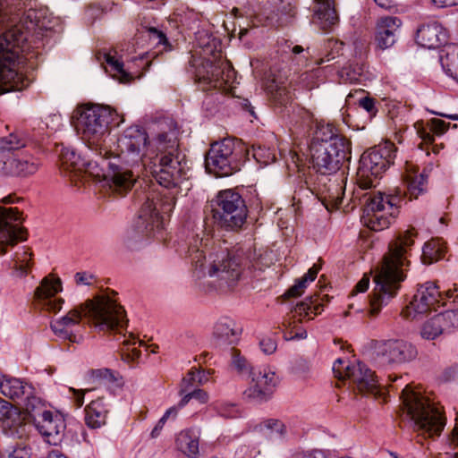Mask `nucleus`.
<instances>
[{"mask_svg": "<svg viewBox=\"0 0 458 458\" xmlns=\"http://www.w3.org/2000/svg\"><path fill=\"white\" fill-rule=\"evenodd\" d=\"M401 199L380 191L374 193V232L387 229L399 215Z\"/></svg>", "mask_w": 458, "mask_h": 458, "instance_id": "nucleus-18", "label": "nucleus"}, {"mask_svg": "<svg viewBox=\"0 0 458 458\" xmlns=\"http://www.w3.org/2000/svg\"><path fill=\"white\" fill-rule=\"evenodd\" d=\"M146 32L148 38L155 40L157 44H165L167 41L165 35L156 28H148Z\"/></svg>", "mask_w": 458, "mask_h": 458, "instance_id": "nucleus-56", "label": "nucleus"}, {"mask_svg": "<svg viewBox=\"0 0 458 458\" xmlns=\"http://www.w3.org/2000/svg\"><path fill=\"white\" fill-rule=\"evenodd\" d=\"M114 114V111L109 106L100 105H82L74 111V127L90 151L104 148Z\"/></svg>", "mask_w": 458, "mask_h": 458, "instance_id": "nucleus-6", "label": "nucleus"}, {"mask_svg": "<svg viewBox=\"0 0 458 458\" xmlns=\"http://www.w3.org/2000/svg\"><path fill=\"white\" fill-rule=\"evenodd\" d=\"M396 148L393 142L385 140L374 146V178L385 172L393 163Z\"/></svg>", "mask_w": 458, "mask_h": 458, "instance_id": "nucleus-27", "label": "nucleus"}, {"mask_svg": "<svg viewBox=\"0 0 458 458\" xmlns=\"http://www.w3.org/2000/svg\"><path fill=\"white\" fill-rule=\"evenodd\" d=\"M427 177L425 171L418 174V166L411 162H406L403 179L411 197L417 198L424 191Z\"/></svg>", "mask_w": 458, "mask_h": 458, "instance_id": "nucleus-31", "label": "nucleus"}, {"mask_svg": "<svg viewBox=\"0 0 458 458\" xmlns=\"http://www.w3.org/2000/svg\"><path fill=\"white\" fill-rule=\"evenodd\" d=\"M361 210L360 223L366 229L360 231V236L367 238L372 230V194L370 192L364 195V206Z\"/></svg>", "mask_w": 458, "mask_h": 458, "instance_id": "nucleus-41", "label": "nucleus"}, {"mask_svg": "<svg viewBox=\"0 0 458 458\" xmlns=\"http://www.w3.org/2000/svg\"><path fill=\"white\" fill-rule=\"evenodd\" d=\"M91 376L99 381L112 382L115 379L113 371L108 369H94L91 371Z\"/></svg>", "mask_w": 458, "mask_h": 458, "instance_id": "nucleus-48", "label": "nucleus"}, {"mask_svg": "<svg viewBox=\"0 0 458 458\" xmlns=\"http://www.w3.org/2000/svg\"><path fill=\"white\" fill-rule=\"evenodd\" d=\"M206 74L198 72L199 81L207 84L209 89H225L227 84L231 83L234 78V70L225 62L213 64L207 62Z\"/></svg>", "mask_w": 458, "mask_h": 458, "instance_id": "nucleus-20", "label": "nucleus"}, {"mask_svg": "<svg viewBox=\"0 0 458 458\" xmlns=\"http://www.w3.org/2000/svg\"><path fill=\"white\" fill-rule=\"evenodd\" d=\"M9 166V174L18 177H29L35 174L41 166L40 159L29 151L17 154L4 163Z\"/></svg>", "mask_w": 458, "mask_h": 458, "instance_id": "nucleus-22", "label": "nucleus"}, {"mask_svg": "<svg viewBox=\"0 0 458 458\" xmlns=\"http://www.w3.org/2000/svg\"><path fill=\"white\" fill-rule=\"evenodd\" d=\"M31 252L28 249H22L17 251L12 260V267L16 270L19 276H23L28 274L31 264Z\"/></svg>", "mask_w": 458, "mask_h": 458, "instance_id": "nucleus-42", "label": "nucleus"}, {"mask_svg": "<svg viewBox=\"0 0 458 458\" xmlns=\"http://www.w3.org/2000/svg\"><path fill=\"white\" fill-rule=\"evenodd\" d=\"M416 42L425 48H437L446 42V31L437 21L423 24L417 30Z\"/></svg>", "mask_w": 458, "mask_h": 458, "instance_id": "nucleus-23", "label": "nucleus"}, {"mask_svg": "<svg viewBox=\"0 0 458 458\" xmlns=\"http://www.w3.org/2000/svg\"><path fill=\"white\" fill-rule=\"evenodd\" d=\"M83 317L88 318L89 324L98 331H114L120 335L117 340L123 339L120 351L123 360L133 363L140 359L141 355L140 347L145 344L136 340L131 333L129 335H123V330L128 322L125 310L115 300L106 294L98 295L94 299L87 300L84 303L75 306L64 316L53 320L50 327L59 338L72 343H80L82 335L74 333L72 327L79 326Z\"/></svg>", "mask_w": 458, "mask_h": 458, "instance_id": "nucleus-4", "label": "nucleus"}, {"mask_svg": "<svg viewBox=\"0 0 458 458\" xmlns=\"http://www.w3.org/2000/svg\"><path fill=\"white\" fill-rule=\"evenodd\" d=\"M359 105L364 108L369 114L372 111V98L369 96L364 97L359 100ZM371 114H369V117Z\"/></svg>", "mask_w": 458, "mask_h": 458, "instance_id": "nucleus-64", "label": "nucleus"}, {"mask_svg": "<svg viewBox=\"0 0 458 458\" xmlns=\"http://www.w3.org/2000/svg\"><path fill=\"white\" fill-rule=\"evenodd\" d=\"M0 421L10 428L21 425L22 419L20 410L11 403L0 399Z\"/></svg>", "mask_w": 458, "mask_h": 458, "instance_id": "nucleus-36", "label": "nucleus"}, {"mask_svg": "<svg viewBox=\"0 0 458 458\" xmlns=\"http://www.w3.org/2000/svg\"><path fill=\"white\" fill-rule=\"evenodd\" d=\"M24 7L21 0H0V26L14 22ZM25 23V30L22 24H15L0 36V94L21 90L30 85L29 72L36 67L34 55L25 54L30 31L51 29L44 10L30 9Z\"/></svg>", "mask_w": 458, "mask_h": 458, "instance_id": "nucleus-2", "label": "nucleus"}, {"mask_svg": "<svg viewBox=\"0 0 458 458\" xmlns=\"http://www.w3.org/2000/svg\"><path fill=\"white\" fill-rule=\"evenodd\" d=\"M109 409L103 397H99L85 408V421L91 428H98L106 424Z\"/></svg>", "mask_w": 458, "mask_h": 458, "instance_id": "nucleus-29", "label": "nucleus"}, {"mask_svg": "<svg viewBox=\"0 0 458 458\" xmlns=\"http://www.w3.org/2000/svg\"><path fill=\"white\" fill-rule=\"evenodd\" d=\"M231 366L240 374H250L253 369L240 351L235 348L231 349Z\"/></svg>", "mask_w": 458, "mask_h": 458, "instance_id": "nucleus-44", "label": "nucleus"}, {"mask_svg": "<svg viewBox=\"0 0 458 458\" xmlns=\"http://www.w3.org/2000/svg\"><path fill=\"white\" fill-rule=\"evenodd\" d=\"M277 11L284 15L293 17L296 13V6L288 0H281L277 5Z\"/></svg>", "mask_w": 458, "mask_h": 458, "instance_id": "nucleus-51", "label": "nucleus"}, {"mask_svg": "<svg viewBox=\"0 0 458 458\" xmlns=\"http://www.w3.org/2000/svg\"><path fill=\"white\" fill-rule=\"evenodd\" d=\"M259 346L265 354H272L276 352L277 344L274 338L266 336L259 341Z\"/></svg>", "mask_w": 458, "mask_h": 458, "instance_id": "nucleus-49", "label": "nucleus"}, {"mask_svg": "<svg viewBox=\"0 0 458 458\" xmlns=\"http://www.w3.org/2000/svg\"><path fill=\"white\" fill-rule=\"evenodd\" d=\"M322 304L318 301V297L310 296L306 298L301 302L296 304L292 310V315L284 321L283 325L287 328H295L296 322H302L304 319H312L311 314L315 316L320 314L322 311Z\"/></svg>", "mask_w": 458, "mask_h": 458, "instance_id": "nucleus-24", "label": "nucleus"}, {"mask_svg": "<svg viewBox=\"0 0 458 458\" xmlns=\"http://www.w3.org/2000/svg\"><path fill=\"white\" fill-rule=\"evenodd\" d=\"M401 398L415 430L429 437L440 435L445 418L439 407L409 386L403 389Z\"/></svg>", "mask_w": 458, "mask_h": 458, "instance_id": "nucleus-7", "label": "nucleus"}, {"mask_svg": "<svg viewBox=\"0 0 458 458\" xmlns=\"http://www.w3.org/2000/svg\"><path fill=\"white\" fill-rule=\"evenodd\" d=\"M61 291L62 283L59 278L45 277L35 290L36 307L41 310L57 313L64 301L55 298V295Z\"/></svg>", "mask_w": 458, "mask_h": 458, "instance_id": "nucleus-19", "label": "nucleus"}, {"mask_svg": "<svg viewBox=\"0 0 458 458\" xmlns=\"http://www.w3.org/2000/svg\"><path fill=\"white\" fill-rule=\"evenodd\" d=\"M445 247L441 239H432L424 244L421 259L424 264H431L443 258Z\"/></svg>", "mask_w": 458, "mask_h": 458, "instance_id": "nucleus-37", "label": "nucleus"}, {"mask_svg": "<svg viewBox=\"0 0 458 458\" xmlns=\"http://www.w3.org/2000/svg\"><path fill=\"white\" fill-rule=\"evenodd\" d=\"M315 2L314 21L324 30L331 29L338 22L333 0H315Z\"/></svg>", "mask_w": 458, "mask_h": 458, "instance_id": "nucleus-28", "label": "nucleus"}, {"mask_svg": "<svg viewBox=\"0 0 458 458\" xmlns=\"http://www.w3.org/2000/svg\"><path fill=\"white\" fill-rule=\"evenodd\" d=\"M249 375L250 381L244 391L245 397L258 402L267 401L278 383L276 373L267 367H259L251 369Z\"/></svg>", "mask_w": 458, "mask_h": 458, "instance_id": "nucleus-17", "label": "nucleus"}, {"mask_svg": "<svg viewBox=\"0 0 458 458\" xmlns=\"http://www.w3.org/2000/svg\"><path fill=\"white\" fill-rule=\"evenodd\" d=\"M267 90L276 106H284L293 100L292 93L286 85L277 82L275 79L267 83Z\"/></svg>", "mask_w": 458, "mask_h": 458, "instance_id": "nucleus-35", "label": "nucleus"}, {"mask_svg": "<svg viewBox=\"0 0 458 458\" xmlns=\"http://www.w3.org/2000/svg\"><path fill=\"white\" fill-rule=\"evenodd\" d=\"M374 400L375 399H382V403H386L388 398V390L386 387L382 386L377 383L376 379V376L374 375Z\"/></svg>", "mask_w": 458, "mask_h": 458, "instance_id": "nucleus-52", "label": "nucleus"}, {"mask_svg": "<svg viewBox=\"0 0 458 458\" xmlns=\"http://www.w3.org/2000/svg\"><path fill=\"white\" fill-rule=\"evenodd\" d=\"M307 287V279H299L296 281V284L289 288V290L285 293V295L288 297H298L302 294L304 290Z\"/></svg>", "mask_w": 458, "mask_h": 458, "instance_id": "nucleus-50", "label": "nucleus"}, {"mask_svg": "<svg viewBox=\"0 0 458 458\" xmlns=\"http://www.w3.org/2000/svg\"><path fill=\"white\" fill-rule=\"evenodd\" d=\"M293 458H327L324 452L320 450H314L310 453L297 454Z\"/></svg>", "mask_w": 458, "mask_h": 458, "instance_id": "nucleus-61", "label": "nucleus"}, {"mask_svg": "<svg viewBox=\"0 0 458 458\" xmlns=\"http://www.w3.org/2000/svg\"><path fill=\"white\" fill-rule=\"evenodd\" d=\"M210 206L213 219L221 228L235 231L246 222L248 208L245 200L233 190L220 191L211 200Z\"/></svg>", "mask_w": 458, "mask_h": 458, "instance_id": "nucleus-10", "label": "nucleus"}, {"mask_svg": "<svg viewBox=\"0 0 458 458\" xmlns=\"http://www.w3.org/2000/svg\"><path fill=\"white\" fill-rule=\"evenodd\" d=\"M183 396L182 400L179 402L180 407H184L190 401L196 400L200 403H206L208 400V395L207 392L202 389H194L192 391H187L182 394Z\"/></svg>", "mask_w": 458, "mask_h": 458, "instance_id": "nucleus-45", "label": "nucleus"}, {"mask_svg": "<svg viewBox=\"0 0 458 458\" xmlns=\"http://www.w3.org/2000/svg\"><path fill=\"white\" fill-rule=\"evenodd\" d=\"M416 356V348L406 341L388 339L374 342V366L378 368L406 363Z\"/></svg>", "mask_w": 458, "mask_h": 458, "instance_id": "nucleus-13", "label": "nucleus"}, {"mask_svg": "<svg viewBox=\"0 0 458 458\" xmlns=\"http://www.w3.org/2000/svg\"><path fill=\"white\" fill-rule=\"evenodd\" d=\"M34 425L49 445H56L62 442L66 425L61 415L52 411L46 412Z\"/></svg>", "mask_w": 458, "mask_h": 458, "instance_id": "nucleus-21", "label": "nucleus"}, {"mask_svg": "<svg viewBox=\"0 0 458 458\" xmlns=\"http://www.w3.org/2000/svg\"><path fill=\"white\" fill-rule=\"evenodd\" d=\"M291 369L298 377L306 378L310 371V364L303 358H297L293 360Z\"/></svg>", "mask_w": 458, "mask_h": 458, "instance_id": "nucleus-46", "label": "nucleus"}, {"mask_svg": "<svg viewBox=\"0 0 458 458\" xmlns=\"http://www.w3.org/2000/svg\"><path fill=\"white\" fill-rule=\"evenodd\" d=\"M23 409L33 420V423L38 421V419L42 418L46 412L50 411L46 409L45 403L40 400V398L31 395V394H26Z\"/></svg>", "mask_w": 458, "mask_h": 458, "instance_id": "nucleus-38", "label": "nucleus"}, {"mask_svg": "<svg viewBox=\"0 0 458 458\" xmlns=\"http://www.w3.org/2000/svg\"><path fill=\"white\" fill-rule=\"evenodd\" d=\"M241 329L234 320L223 318L216 322L214 327L213 338L216 347L224 348L236 344L239 341Z\"/></svg>", "mask_w": 458, "mask_h": 458, "instance_id": "nucleus-25", "label": "nucleus"}, {"mask_svg": "<svg viewBox=\"0 0 458 458\" xmlns=\"http://www.w3.org/2000/svg\"><path fill=\"white\" fill-rule=\"evenodd\" d=\"M95 154L93 158L81 157L74 149L63 148L60 153L61 167L64 170H72L74 172H85L103 180L108 185V180L117 178V169L115 162L107 161L106 155L108 150L106 148H100L98 151H91Z\"/></svg>", "mask_w": 458, "mask_h": 458, "instance_id": "nucleus-9", "label": "nucleus"}, {"mask_svg": "<svg viewBox=\"0 0 458 458\" xmlns=\"http://www.w3.org/2000/svg\"><path fill=\"white\" fill-rule=\"evenodd\" d=\"M182 407L179 406V403L177 405H174L173 407H170L165 412V414L162 416L163 420H174L178 415V412H179V410L181 409Z\"/></svg>", "mask_w": 458, "mask_h": 458, "instance_id": "nucleus-63", "label": "nucleus"}, {"mask_svg": "<svg viewBox=\"0 0 458 458\" xmlns=\"http://www.w3.org/2000/svg\"><path fill=\"white\" fill-rule=\"evenodd\" d=\"M180 254L190 259L192 276L204 291L226 293L233 290L242 278L244 251L230 249L225 242L197 234L182 247Z\"/></svg>", "mask_w": 458, "mask_h": 458, "instance_id": "nucleus-3", "label": "nucleus"}, {"mask_svg": "<svg viewBox=\"0 0 458 458\" xmlns=\"http://www.w3.org/2000/svg\"><path fill=\"white\" fill-rule=\"evenodd\" d=\"M450 308L427 320L421 327V336L433 340L458 328V297L449 303Z\"/></svg>", "mask_w": 458, "mask_h": 458, "instance_id": "nucleus-16", "label": "nucleus"}, {"mask_svg": "<svg viewBox=\"0 0 458 458\" xmlns=\"http://www.w3.org/2000/svg\"><path fill=\"white\" fill-rule=\"evenodd\" d=\"M195 377H196V384L198 385H204L207 383L209 379V372H206L204 370H201L199 369H195Z\"/></svg>", "mask_w": 458, "mask_h": 458, "instance_id": "nucleus-62", "label": "nucleus"}, {"mask_svg": "<svg viewBox=\"0 0 458 458\" xmlns=\"http://www.w3.org/2000/svg\"><path fill=\"white\" fill-rule=\"evenodd\" d=\"M218 413L225 418H231L236 416L237 410L233 404L222 403L216 406Z\"/></svg>", "mask_w": 458, "mask_h": 458, "instance_id": "nucleus-54", "label": "nucleus"}, {"mask_svg": "<svg viewBox=\"0 0 458 458\" xmlns=\"http://www.w3.org/2000/svg\"><path fill=\"white\" fill-rule=\"evenodd\" d=\"M250 149L235 138H225L211 144L206 155L207 170L217 177L229 176L240 170L249 159Z\"/></svg>", "mask_w": 458, "mask_h": 458, "instance_id": "nucleus-8", "label": "nucleus"}, {"mask_svg": "<svg viewBox=\"0 0 458 458\" xmlns=\"http://www.w3.org/2000/svg\"><path fill=\"white\" fill-rule=\"evenodd\" d=\"M251 155L257 162L264 165H267L275 160V156L269 151V149H266L262 147H253L251 149Z\"/></svg>", "mask_w": 458, "mask_h": 458, "instance_id": "nucleus-47", "label": "nucleus"}, {"mask_svg": "<svg viewBox=\"0 0 458 458\" xmlns=\"http://www.w3.org/2000/svg\"><path fill=\"white\" fill-rule=\"evenodd\" d=\"M26 146V141L14 133L0 138V154L4 155L19 150Z\"/></svg>", "mask_w": 458, "mask_h": 458, "instance_id": "nucleus-43", "label": "nucleus"}, {"mask_svg": "<svg viewBox=\"0 0 458 458\" xmlns=\"http://www.w3.org/2000/svg\"><path fill=\"white\" fill-rule=\"evenodd\" d=\"M357 182L363 189H370L372 186V151L365 150L359 161L357 170Z\"/></svg>", "mask_w": 458, "mask_h": 458, "instance_id": "nucleus-34", "label": "nucleus"}, {"mask_svg": "<svg viewBox=\"0 0 458 458\" xmlns=\"http://www.w3.org/2000/svg\"><path fill=\"white\" fill-rule=\"evenodd\" d=\"M310 152L313 168L321 174H331L350 158V144L347 140H336L333 145L310 142Z\"/></svg>", "mask_w": 458, "mask_h": 458, "instance_id": "nucleus-11", "label": "nucleus"}, {"mask_svg": "<svg viewBox=\"0 0 458 458\" xmlns=\"http://www.w3.org/2000/svg\"><path fill=\"white\" fill-rule=\"evenodd\" d=\"M105 61L108 64L113 72V77L117 79L122 83H127L131 81L133 78L131 74L127 72L123 69V64L120 61V59L116 56V52L113 55L111 52L104 55Z\"/></svg>", "mask_w": 458, "mask_h": 458, "instance_id": "nucleus-39", "label": "nucleus"}, {"mask_svg": "<svg viewBox=\"0 0 458 458\" xmlns=\"http://www.w3.org/2000/svg\"><path fill=\"white\" fill-rule=\"evenodd\" d=\"M385 106L391 119H394L397 115L400 108H403L398 103L392 100L386 102Z\"/></svg>", "mask_w": 458, "mask_h": 458, "instance_id": "nucleus-60", "label": "nucleus"}, {"mask_svg": "<svg viewBox=\"0 0 458 458\" xmlns=\"http://www.w3.org/2000/svg\"><path fill=\"white\" fill-rule=\"evenodd\" d=\"M451 297L450 292L444 296L438 286L433 282L419 285L416 293L402 311V316L411 320H420L441 302L447 305L446 299Z\"/></svg>", "mask_w": 458, "mask_h": 458, "instance_id": "nucleus-12", "label": "nucleus"}, {"mask_svg": "<svg viewBox=\"0 0 458 458\" xmlns=\"http://www.w3.org/2000/svg\"><path fill=\"white\" fill-rule=\"evenodd\" d=\"M74 280L77 284L81 285H91L94 281V276L86 272H78L74 276Z\"/></svg>", "mask_w": 458, "mask_h": 458, "instance_id": "nucleus-55", "label": "nucleus"}, {"mask_svg": "<svg viewBox=\"0 0 458 458\" xmlns=\"http://www.w3.org/2000/svg\"><path fill=\"white\" fill-rule=\"evenodd\" d=\"M32 387L22 380L15 377H5L0 384V392L4 396L16 400L31 394Z\"/></svg>", "mask_w": 458, "mask_h": 458, "instance_id": "nucleus-33", "label": "nucleus"}, {"mask_svg": "<svg viewBox=\"0 0 458 458\" xmlns=\"http://www.w3.org/2000/svg\"><path fill=\"white\" fill-rule=\"evenodd\" d=\"M333 372L339 381L349 380L353 390L362 395L369 394L372 391V373L362 362L351 361L338 358L333 364Z\"/></svg>", "mask_w": 458, "mask_h": 458, "instance_id": "nucleus-14", "label": "nucleus"}, {"mask_svg": "<svg viewBox=\"0 0 458 458\" xmlns=\"http://www.w3.org/2000/svg\"><path fill=\"white\" fill-rule=\"evenodd\" d=\"M431 123H432V131L434 133L436 134H442L444 132H445L448 129V124H446L445 122H444L443 120H440V119H433L431 121Z\"/></svg>", "mask_w": 458, "mask_h": 458, "instance_id": "nucleus-59", "label": "nucleus"}, {"mask_svg": "<svg viewBox=\"0 0 458 458\" xmlns=\"http://www.w3.org/2000/svg\"><path fill=\"white\" fill-rule=\"evenodd\" d=\"M199 431L190 428L182 431L177 438L178 449L189 458H195L199 454Z\"/></svg>", "mask_w": 458, "mask_h": 458, "instance_id": "nucleus-32", "label": "nucleus"}, {"mask_svg": "<svg viewBox=\"0 0 458 458\" xmlns=\"http://www.w3.org/2000/svg\"><path fill=\"white\" fill-rule=\"evenodd\" d=\"M414 236L413 230H408L389 242L388 250L374 267V315L396 296L401 284L406 279L410 266L406 254L414 243Z\"/></svg>", "mask_w": 458, "mask_h": 458, "instance_id": "nucleus-5", "label": "nucleus"}, {"mask_svg": "<svg viewBox=\"0 0 458 458\" xmlns=\"http://www.w3.org/2000/svg\"><path fill=\"white\" fill-rule=\"evenodd\" d=\"M401 21L398 18L386 16L378 19L374 41L377 47L382 50L392 47L396 39V31Z\"/></svg>", "mask_w": 458, "mask_h": 458, "instance_id": "nucleus-26", "label": "nucleus"}, {"mask_svg": "<svg viewBox=\"0 0 458 458\" xmlns=\"http://www.w3.org/2000/svg\"><path fill=\"white\" fill-rule=\"evenodd\" d=\"M30 449L26 446H17L8 454V458H30Z\"/></svg>", "mask_w": 458, "mask_h": 458, "instance_id": "nucleus-58", "label": "nucleus"}, {"mask_svg": "<svg viewBox=\"0 0 458 458\" xmlns=\"http://www.w3.org/2000/svg\"><path fill=\"white\" fill-rule=\"evenodd\" d=\"M160 131L149 140L140 126L126 128L117 139V154L110 151L107 161L116 164L117 178L108 180L109 188L118 194L128 192L140 173L148 174L163 188L143 193L136 217L125 230L123 242L137 249L162 233L163 217L176 202L181 185L188 179L187 165L178 149V131L172 120L160 123Z\"/></svg>", "mask_w": 458, "mask_h": 458, "instance_id": "nucleus-1", "label": "nucleus"}, {"mask_svg": "<svg viewBox=\"0 0 458 458\" xmlns=\"http://www.w3.org/2000/svg\"><path fill=\"white\" fill-rule=\"evenodd\" d=\"M22 213L17 208L0 207V255L19 241L27 239L26 229L21 226Z\"/></svg>", "mask_w": 458, "mask_h": 458, "instance_id": "nucleus-15", "label": "nucleus"}, {"mask_svg": "<svg viewBox=\"0 0 458 458\" xmlns=\"http://www.w3.org/2000/svg\"><path fill=\"white\" fill-rule=\"evenodd\" d=\"M255 431L262 434L269 442L275 443L285 438L287 428L285 424L277 419H267L254 428Z\"/></svg>", "mask_w": 458, "mask_h": 458, "instance_id": "nucleus-30", "label": "nucleus"}, {"mask_svg": "<svg viewBox=\"0 0 458 458\" xmlns=\"http://www.w3.org/2000/svg\"><path fill=\"white\" fill-rule=\"evenodd\" d=\"M336 140H346L344 137L336 134L335 128L331 124L320 125L317 128L311 142L332 144Z\"/></svg>", "mask_w": 458, "mask_h": 458, "instance_id": "nucleus-40", "label": "nucleus"}, {"mask_svg": "<svg viewBox=\"0 0 458 458\" xmlns=\"http://www.w3.org/2000/svg\"><path fill=\"white\" fill-rule=\"evenodd\" d=\"M370 274H372V268H370L369 274H364L363 277L356 284L352 293V296L358 293H365L369 289Z\"/></svg>", "mask_w": 458, "mask_h": 458, "instance_id": "nucleus-53", "label": "nucleus"}, {"mask_svg": "<svg viewBox=\"0 0 458 458\" xmlns=\"http://www.w3.org/2000/svg\"><path fill=\"white\" fill-rule=\"evenodd\" d=\"M195 377L196 376L194 369H191L187 373L186 377L182 380L183 386L182 389L181 390V394L189 391V386H194V384H196Z\"/></svg>", "mask_w": 458, "mask_h": 458, "instance_id": "nucleus-57", "label": "nucleus"}]
</instances>
